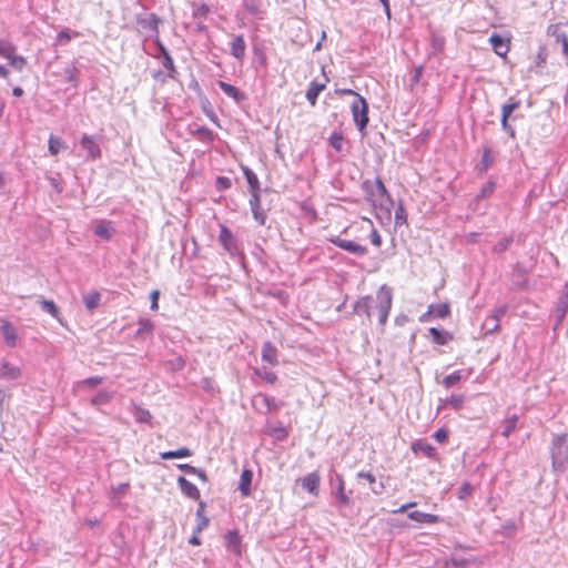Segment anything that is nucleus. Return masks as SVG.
I'll return each mask as SVG.
<instances>
[{"label": "nucleus", "instance_id": "nucleus-1", "mask_svg": "<svg viewBox=\"0 0 568 568\" xmlns=\"http://www.w3.org/2000/svg\"><path fill=\"white\" fill-rule=\"evenodd\" d=\"M371 303H375L378 314V323L384 326L393 305V290L386 284L382 285L376 292V296L365 295L358 298L353 305V312L356 315H365L368 323L372 322Z\"/></svg>", "mask_w": 568, "mask_h": 568}, {"label": "nucleus", "instance_id": "nucleus-2", "mask_svg": "<svg viewBox=\"0 0 568 568\" xmlns=\"http://www.w3.org/2000/svg\"><path fill=\"white\" fill-rule=\"evenodd\" d=\"M363 189L367 194V199L374 206H379L382 210H385L387 214H390L393 200L381 179H376L374 183L365 181L363 183Z\"/></svg>", "mask_w": 568, "mask_h": 568}, {"label": "nucleus", "instance_id": "nucleus-3", "mask_svg": "<svg viewBox=\"0 0 568 568\" xmlns=\"http://www.w3.org/2000/svg\"><path fill=\"white\" fill-rule=\"evenodd\" d=\"M552 467L562 470L568 465L567 434H556L551 440Z\"/></svg>", "mask_w": 568, "mask_h": 568}, {"label": "nucleus", "instance_id": "nucleus-4", "mask_svg": "<svg viewBox=\"0 0 568 568\" xmlns=\"http://www.w3.org/2000/svg\"><path fill=\"white\" fill-rule=\"evenodd\" d=\"M0 58L7 59L17 71H22L27 65V59L17 54V47L6 39H0Z\"/></svg>", "mask_w": 568, "mask_h": 568}, {"label": "nucleus", "instance_id": "nucleus-5", "mask_svg": "<svg viewBox=\"0 0 568 568\" xmlns=\"http://www.w3.org/2000/svg\"><path fill=\"white\" fill-rule=\"evenodd\" d=\"M351 111L358 131L364 132L369 121L366 100L363 97L355 99L351 104Z\"/></svg>", "mask_w": 568, "mask_h": 568}, {"label": "nucleus", "instance_id": "nucleus-6", "mask_svg": "<svg viewBox=\"0 0 568 568\" xmlns=\"http://www.w3.org/2000/svg\"><path fill=\"white\" fill-rule=\"evenodd\" d=\"M101 136L83 134L80 139V145L82 150L87 152L85 160L94 161L101 158L100 148Z\"/></svg>", "mask_w": 568, "mask_h": 568}, {"label": "nucleus", "instance_id": "nucleus-7", "mask_svg": "<svg viewBox=\"0 0 568 568\" xmlns=\"http://www.w3.org/2000/svg\"><path fill=\"white\" fill-rule=\"evenodd\" d=\"M332 495L335 497L339 506L348 507L352 504L351 497L345 493L343 477L338 474L331 478Z\"/></svg>", "mask_w": 568, "mask_h": 568}, {"label": "nucleus", "instance_id": "nucleus-8", "mask_svg": "<svg viewBox=\"0 0 568 568\" xmlns=\"http://www.w3.org/2000/svg\"><path fill=\"white\" fill-rule=\"evenodd\" d=\"M329 242L336 245L337 247L356 256H364L367 253L366 246L361 245L354 241L342 239L339 236L329 237Z\"/></svg>", "mask_w": 568, "mask_h": 568}, {"label": "nucleus", "instance_id": "nucleus-9", "mask_svg": "<svg viewBox=\"0 0 568 568\" xmlns=\"http://www.w3.org/2000/svg\"><path fill=\"white\" fill-rule=\"evenodd\" d=\"M219 241L223 248L232 256L239 254L237 242L229 227L225 225L220 226Z\"/></svg>", "mask_w": 568, "mask_h": 568}, {"label": "nucleus", "instance_id": "nucleus-10", "mask_svg": "<svg viewBox=\"0 0 568 568\" xmlns=\"http://www.w3.org/2000/svg\"><path fill=\"white\" fill-rule=\"evenodd\" d=\"M250 206L253 214L254 220L260 224L264 225L266 222V212L263 210L261 205V194L252 193L250 199Z\"/></svg>", "mask_w": 568, "mask_h": 568}, {"label": "nucleus", "instance_id": "nucleus-11", "mask_svg": "<svg viewBox=\"0 0 568 568\" xmlns=\"http://www.w3.org/2000/svg\"><path fill=\"white\" fill-rule=\"evenodd\" d=\"M225 546L235 556H242V538L237 530H229L225 535Z\"/></svg>", "mask_w": 568, "mask_h": 568}, {"label": "nucleus", "instance_id": "nucleus-12", "mask_svg": "<svg viewBox=\"0 0 568 568\" xmlns=\"http://www.w3.org/2000/svg\"><path fill=\"white\" fill-rule=\"evenodd\" d=\"M136 22L142 29L150 30L152 33L158 36L159 24L162 22V20L155 13H150L146 16H138Z\"/></svg>", "mask_w": 568, "mask_h": 568}, {"label": "nucleus", "instance_id": "nucleus-13", "mask_svg": "<svg viewBox=\"0 0 568 568\" xmlns=\"http://www.w3.org/2000/svg\"><path fill=\"white\" fill-rule=\"evenodd\" d=\"M93 233L95 236L104 241H109L114 235L115 227L113 225V222L108 220H101L95 224Z\"/></svg>", "mask_w": 568, "mask_h": 568}, {"label": "nucleus", "instance_id": "nucleus-14", "mask_svg": "<svg viewBox=\"0 0 568 568\" xmlns=\"http://www.w3.org/2000/svg\"><path fill=\"white\" fill-rule=\"evenodd\" d=\"M450 314L449 305L446 303L432 304L428 311L420 316V321L425 322L429 316L435 318H445Z\"/></svg>", "mask_w": 568, "mask_h": 568}, {"label": "nucleus", "instance_id": "nucleus-15", "mask_svg": "<svg viewBox=\"0 0 568 568\" xmlns=\"http://www.w3.org/2000/svg\"><path fill=\"white\" fill-rule=\"evenodd\" d=\"M21 376V369L3 359L0 363V379L16 381Z\"/></svg>", "mask_w": 568, "mask_h": 568}, {"label": "nucleus", "instance_id": "nucleus-16", "mask_svg": "<svg viewBox=\"0 0 568 568\" xmlns=\"http://www.w3.org/2000/svg\"><path fill=\"white\" fill-rule=\"evenodd\" d=\"M178 485H179L181 491L185 496H187L189 498H191L193 500H200V498H201L200 490L197 489V487L194 484L189 481L185 477L180 476L178 478Z\"/></svg>", "mask_w": 568, "mask_h": 568}, {"label": "nucleus", "instance_id": "nucleus-17", "mask_svg": "<svg viewBox=\"0 0 568 568\" xmlns=\"http://www.w3.org/2000/svg\"><path fill=\"white\" fill-rule=\"evenodd\" d=\"M489 42L495 53L499 57H505L509 51V41L498 33H493L489 38Z\"/></svg>", "mask_w": 568, "mask_h": 568}, {"label": "nucleus", "instance_id": "nucleus-18", "mask_svg": "<svg viewBox=\"0 0 568 568\" xmlns=\"http://www.w3.org/2000/svg\"><path fill=\"white\" fill-rule=\"evenodd\" d=\"M429 335L432 336V341L436 345H447L449 342L454 339V335L443 328L430 327L428 329Z\"/></svg>", "mask_w": 568, "mask_h": 568}, {"label": "nucleus", "instance_id": "nucleus-19", "mask_svg": "<svg viewBox=\"0 0 568 568\" xmlns=\"http://www.w3.org/2000/svg\"><path fill=\"white\" fill-rule=\"evenodd\" d=\"M231 54L239 61L245 57L246 44L242 34L234 36L231 43Z\"/></svg>", "mask_w": 568, "mask_h": 568}, {"label": "nucleus", "instance_id": "nucleus-20", "mask_svg": "<svg viewBox=\"0 0 568 568\" xmlns=\"http://www.w3.org/2000/svg\"><path fill=\"white\" fill-rule=\"evenodd\" d=\"M217 85L227 97L232 98L236 103H241L246 99L244 92L240 91L236 87L227 82L219 81Z\"/></svg>", "mask_w": 568, "mask_h": 568}, {"label": "nucleus", "instance_id": "nucleus-21", "mask_svg": "<svg viewBox=\"0 0 568 568\" xmlns=\"http://www.w3.org/2000/svg\"><path fill=\"white\" fill-rule=\"evenodd\" d=\"M1 332L6 345L9 347H14L18 341V332L16 327L11 323L4 322L1 326Z\"/></svg>", "mask_w": 568, "mask_h": 568}, {"label": "nucleus", "instance_id": "nucleus-22", "mask_svg": "<svg viewBox=\"0 0 568 568\" xmlns=\"http://www.w3.org/2000/svg\"><path fill=\"white\" fill-rule=\"evenodd\" d=\"M262 359L272 366H275L278 363L277 349L270 341L263 343Z\"/></svg>", "mask_w": 568, "mask_h": 568}, {"label": "nucleus", "instance_id": "nucleus-23", "mask_svg": "<svg viewBox=\"0 0 568 568\" xmlns=\"http://www.w3.org/2000/svg\"><path fill=\"white\" fill-rule=\"evenodd\" d=\"M567 312H568V291L564 292L559 296V298L556 303L555 316H556L557 324H560L562 322Z\"/></svg>", "mask_w": 568, "mask_h": 568}, {"label": "nucleus", "instance_id": "nucleus-24", "mask_svg": "<svg viewBox=\"0 0 568 568\" xmlns=\"http://www.w3.org/2000/svg\"><path fill=\"white\" fill-rule=\"evenodd\" d=\"M412 450L415 454L422 453L423 455H425L426 457H428L430 459H435L436 455H437L436 448L433 445H430L429 443L423 442V440L415 442L412 445Z\"/></svg>", "mask_w": 568, "mask_h": 568}, {"label": "nucleus", "instance_id": "nucleus-25", "mask_svg": "<svg viewBox=\"0 0 568 568\" xmlns=\"http://www.w3.org/2000/svg\"><path fill=\"white\" fill-rule=\"evenodd\" d=\"M302 487L313 495L318 494L320 476L317 473H310L302 479Z\"/></svg>", "mask_w": 568, "mask_h": 568}, {"label": "nucleus", "instance_id": "nucleus-26", "mask_svg": "<svg viewBox=\"0 0 568 568\" xmlns=\"http://www.w3.org/2000/svg\"><path fill=\"white\" fill-rule=\"evenodd\" d=\"M407 517L414 521L422 523V524H436L440 520L439 516L422 513L419 510L409 511L407 514Z\"/></svg>", "mask_w": 568, "mask_h": 568}, {"label": "nucleus", "instance_id": "nucleus-27", "mask_svg": "<svg viewBox=\"0 0 568 568\" xmlns=\"http://www.w3.org/2000/svg\"><path fill=\"white\" fill-rule=\"evenodd\" d=\"M205 503L200 501L199 507L196 509V526L195 532L201 534L210 524V519L205 515Z\"/></svg>", "mask_w": 568, "mask_h": 568}, {"label": "nucleus", "instance_id": "nucleus-28", "mask_svg": "<svg viewBox=\"0 0 568 568\" xmlns=\"http://www.w3.org/2000/svg\"><path fill=\"white\" fill-rule=\"evenodd\" d=\"M253 479V471L250 469H244L240 477L239 483V490L241 491L242 496H250L251 495V485Z\"/></svg>", "mask_w": 568, "mask_h": 568}, {"label": "nucleus", "instance_id": "nucleus-29", "mask_svg": "<svg viewBox=\"0 0 568 568\" xmlns=\"http://www.w3.org/2000/svg\"><path fill=\"white\" fill-rule=\"evenodd\" d=\"M325 83H318L316 81H312L306 91V100L311 105H315L320 93L325 89Z\"/></svg>", "mask_w": 568, "mask_h": 568}, {"label": "nucleus", "instance_id": "nucleus-30", "mask_svg": "<svg viewBox=\"0 0 568 568\" xmlns=\"http://www.w3.org/2000/svg\"><path fill=\"white\" fill-rule=\"evenodd\" d=\"M38 303L43 312L50 314L52 317H54L62 324V320L60 317V310L52 300L41 298L38 301Z\"/></svg>", "mask_w": 568, "mask_h": 568}, {"label": "nucleus", "instance_id": "nucleus-31", "mask_svg": "<svg viewBox=\"0 0 568 568\" xmlns=\"http://www.w3.org/2000/svg\"><path fill=\"white\" fill-rule=\"evenodd\" d=\"M242 170L250 186L251 194L261 193V185L256 174L247 166H243Z\"/></svg>", "mask_w": 568, "mask_h": 568}, {"label": "nucleus", "instance_id": "nucleus-32", "mask_svg": "<svg viewBox=\"0 0 568 568\" xmlns=\"http://www.w3.org/2000/svg\"><path fill=\"white\" fill-rule=\"evenodd\" d=\"M191 455H192V450L187 447H181L176 450H168V452L160 453V457L165 460L174 459V458L190 457Z\"/></svg>", "mask_w": 568, "mask_h": 568}, {"label": "nucleus", "instance_id": "nucleus-33", "mask_svg": "<svg viewBox=\"0 0 568 568\" xmlns=\"http://www.w3.org/2000/svg\"><path fill=\"white\" fill-rule=\"evenodd\" d=\"M520 106V101L515 98H509L508 102L501 105V119H510L515 110Z\"/></svg>", "mask_w": 568, "mask_h": 568}, {"label": "nucleus", "instance_id": "nucleus-34", "mask_svg": "<svg viewBox=\"0 0 568 568\" xmlns=\"http://www.w3.org/2000/svg\"><path fill=\"white\" fill-rule=\"evenodd\" d=\"M520 106V101L515 98H509L508 102L501 105V119H510L515 110Z\"/></svg>", "mask_w": 568, "mask_h": 568}, {"label": "nucleus", "instance_id": "nucleus-35", "mask_svg": "<svg viewBox=\"0 0 568 568\" xmlns=\"http://www.w3.org/2000/svg\"><path fill=\"white\" fill-rule=\"evenodd\" d=\"M520 106V101L515 98H509L508 102L501 105V119H510L515 110Z\"/></svg>", "mask_w": 568, "mask_h": 568}, {"label": "nucleus", "instance_id": "nucleus-36", "mask_svg": "<svg viewBox=\"0 0 568 568\" xmlns=\"http://www.w3.org/2000/svg\"><path fill=\"white\" fill-rule=\"evenodd\" d=\"M101 294L99 292H91L83 296V303L89 312H93L100 304Z\"/></svg>", "mask_w": 568, "mask_h": 568}, {"label": "nucleus", "instance_id": "nucleus-37", "mask_svg": "<svg viewBox=\"0 0 568 568\" xmlns=\"http://www.w3.org/2000/svg\"><path fill=\"white\" fill-rule=\"evenodd\" d=\"M192 134L202 141L212 142L215 139V133L206 126H196Z\"/></svg>", "mask_w": 568, "mask_h": 568}, {"label": "nucleus", "instance_id": "nucleus-38", "mask_svg": "<svg viewBox=\"0 0 568 568\" xmlns=\"http://www.w3.org/2000/svg\"><path fill=\"white\" fill-rule=\"evenodd\" d=\"M511 283L516 288L523 290L527 285V278L525 275V271L520 267L515 270L511 276Z\"/></svg>", "mask_w": 568, "mask_h": 568}, {"label": "nucleus", "instance_id": "nucleus-39", "mask_svg": "<svg viewBox=\"0 0 568 568\" xmlns=\"http://www.w3.org/2000/svg\"><path fill=\"white\" fill-rule=\"evenodd\" d=\"M483 329L485 331V335L497 333L500 328V323L496 320V317H491L488 315L484 323H483Z\"/></svg>", "mask_w": 568, "mask_h": 568}, {"label": "nucleus", "instance_id": "nucleus-40", "mask_svg": "<svg viewBox=\"0 0 568 568\" xmlns=\"http://www.w3.org/2000/svg\"><path fill=\"white\" fill-rule=\"evenodd\" d=\"M518 423V416L513 415L505 419L503 436L508 438L510 434L516 429Z\"/></svg>", "mask_w": 568, "mask_h": 568}, {"label": "nucleus", "instance_id": "nucleus-41", "mask_svg": "<svg viewBox=\"0 0 568 568\" xmlns=\"http://www.w3.org/2000/svg\"><path fill=\"white\" fill-rule=\"evenodd\" d=\"M65 148V143L61 138L51 135L49 139V152L52 155H57L62 149Z\"/></svg>", "mask_w": 568, "mask_h": 568}, {"label": "nucleus", "instance_id": "nucleus-42", "mask_svg": "<svg viewBox=\"0 0 568 568\" xmlns=\"http://www.w3.org/2000/svg\"><path fill=\"white\" fill-rule=\"evenodd\" d=\"M514 242L513 235L501 237L495 245L493 251L497 254L504 253Z\"/></svg>", "mask_w": 568, "mask_h": 568}, {"label": "nucleus", "instance_id": "nucleus-43", "mask_svg": "<svg viewBox=\"0 0 568 568\" xmlns=\"http://www.w3.org/2000/svg\"><path fill=\"white\" fill-rule=\"evenodd\" d=\"M138 325L139 328L136 331V335H141L143 333L152 334L154 331V323L150 318L141 317Z\"/></svg>", "mask_w": 568, "mask_h": 568}, {"label": "nucleus", "instance_id": "nucleus-44", "mask_svg": "<svg viewBox=\"0 0 568 568\" xmlns=\"http://www.w3.org/2000/svg\"><path fill=\"white\" fill-rule=\"evenodd\" d=\"M494 163V155L490 149H485L479 163V171H487Z\"/></svg>", "mask_w": 568, "mask_h": 568}, {"label": "nucleus", "instance_id": "nucleus-45", "mask_svg": "<svg viewBox=\"0 0 568 568\" xmlns=\"http://www.w3.org/2000/svg\"><path fill=\"white\" fill-rule=\"evenodd\" d=\"M112 398V393L106 390L99 392L95 396L92 397L91 403L94 406H101L108 404Z\"/></svg>", "mask_w": 568, "mask_h": 568}, {"label": "nucleus", "instance_id": "nucleus-46", "mask_svg": "<svg viewBox=\"0 0 568 568\" xmlns=\"http://www.w3.org/2000/svg\"><path fill=\"white\" fill-rule=\"evenodd\" d=\"M255 375L263 378L270 384H274L277 381V376L274 372L267 369L266 367H261L255 369Z\"/></svg>", "mask_w": 568, "mask_h": 568}, {"label": "nucleus", "instance_id": "nucleus-47", "mask_svg": "<svg viewBox=\"0 0 568 568\" xmlns=\"http://www.w3.org/2000/svg\"><path fill=\"white\" fill-rule=\"evenodd\" d=\"M407 223V213L402 202H399L395 210V225L400 226Z\"/></svg>", "mask_w": 568, "mask_h": 568}, {"label": "nucleus", "instance_id": "nucleus-48", "mask_svg": "<svg viewBox=\"0 0 568 568\" xmlns=\"http://www.w3.org/2000/svg\"><path fill=\"white\" fill-rule=\"evenodd\" d=\"M464 404V396L463 395H455L447 397L445 399V405L450 406L452 408L458 410L463 407Z\"/></svg>", "mask_w": 568, "mask_h": 568}, {"label": "nucleus", "instance_id": "nucleus-49", "mask_svg": "<svg viewBox=\"0 0 568 568\" xmlns=\"http://www.w3.org/2000/svg\"><path fill=\"white\" fill-rule=\"evenodd\" d=\"M460 379H462L460 372L455 371L454 373L445 376L442 383L446 388H450L455 384H457Z\"/></svg>", "mask_w": 568, "mask_h": 568}, {"label": "nucleus", "instance_id": "nucleus-50", "mask_svg": "<svg viewBox=\"0 0 568 568\" xmlns=\"http://www.w3.org/2000/svg\"><path fill=\"white\" fill-rule=\"evenodd\" d=\"M134 417L139 423H150L152 419L151 413L142 407L135 408Z\"/></svg>", "mask_w": 568, "mask_h": 568}, {"label": "nucleus", "instance_id": "nucleus-51", "mask_svg": "<svg viewBox=\"0 0 568 568\" xmlns=\"http://www.w3.org/2000/svg\"><path fill=\"white\" fill-rule=\"evenodd\" d=\"M210 12V8L205 3L193 4V17L196 19H205Z\"/></svg>", "mask_w": 568, "mask_h": 568}, {"label": "nucleus", "instance_id": "nucleus-52", "mask_svg": "<svg viewBox=\"0 0 568 568\" xmlns=\"http://www.w3.org/2000/svg\"><path fill=\"white\" fill-rule=\"evenodd\" d=\"M343 141L344 138L342 133L334 132L329 138V144L336 152H341L343 150Z\"/></svg>", "mask_w": 568, "mask_h": 568}, {"label": "nucleus", "instance_id": "nucleus-53", "mask_svg": "<svg viewBox=\"0 0 568 568\" xmlns=\"http://www.w3.org/2000/svg\"><path fill=\"white\" fill-rule=\"evenodd\" d=\"M163 67L169 71V77L174 78L175 67L172 57L170 53H165V57L162 58Z\"/></svg>", "mask_w": 568, "mask_h": 568}, {"label": "nucleus", "instance_id": "nucleus-54", "mask_svg": "<svg viewBox=\"0 0 568 568\" xmlns=\"http://www.w3.org/2000/svg\"><path fill=\"white\" fill-rule=\"evenodd\" d=\"M496 183L494 181H488L480 190L479 194L477 195L478 199H487L489 197L494 190H495Z\"/></svg>", "mask_w": 568, "mask_h": 568}, {"label": "nucleus", "instance_id": "nucleus-55", "mask_svg": "<svg viewBox=\"0 0 568 568\" xmlns=\"http://www.w3.org/2000/svg\"><path fill=\"white\" fill-rule=\"evenodd\" d=\"M547 34L554 37L557 42L560 36H565L566 33L561 31V23H554L548 27Z\"/></svg>", "mask_w": 568, "mask_h": 568}, {"label": "nucleus", "instance_id": "nucleus-56", "mask_svg": "<svg viewBox=\"0 0 568 568\" xmlns=\"http://www.w3.org/2000/svg\"><path fill=\"white\" fill-rule=\"evenodd\" d=\"M166 365L172 371H181L185 366V361L181 356H176L168 361Z\"/></svg>", "mask_w": 568, "mask_h": 568}, {"label": "nucleus", "instance_id": "nucleus-57", "mask_svg": "<svg viewBox=\"0 0 568 568\" xmlns=\"http://www.w3.org/2000/svg\"><path fill=\"white\" fill-rule=\"evenodd\" d=\"M244 8L251 14L257 16L260 13V4L256 0H243Z\"/></svg>", "mask_w": 568, "mask_h": 568}, {"label": "nucleus", "instance_id": "nucleus-58", "mask_svg": "<svg viewBox=\"0 0 568 568\" xmlns=\"http://www.w3.org/2000/svg\"><path fill=\"white\" fill-rule=\"evenodd\" d=\"M445 45V39L444 37L439 34H433L432 36V47L435 51H443Z\"/></svg>", "mask_w": 568, "mask_h": 568}, {"label": "nucleus", "instance_id": "nucleus-59", "mask_svg": "<svg viewBox=\"0 0 568 568\" xmlns=\"http://www.w3.org/2000/svg\"><path fill=\"white\" fill-rule=\"evenodd\" d=\"M561 45V53L564 55L565 62L568 65V36H560V39L556 42Z\"/></svg>", "mask_w": 568, "mask_h": 568}, {"label": "nucleus", "instance_id": "nucleus-60", "mask_svg": "<svg viewBox=\"0 0 568 568\" xmlns=\"http://www.w3.org/2000/svg\"><path fill=\"white\" fill-rule=\"evenodd\" d=\"M103 378L99 376L89 377L81 382V385L88 388H94L102 383Z\"/></svg>", "mask_w": 568, "mask_h": 568}, {"label": "nucleus", "instance_id": "nucleus-61", "mask_svg": "<svg viewBox=\"0 0 568 568\" xmlns=\"http://www.w3.org/2000/svg\"><path fill=\"white\" fill-rule=\"evenodd\" d=\"M501 129L513 139L516 136V131L509 123V119H500Z\"/></svg>", "mask_w": 568, "mask_h": 568}, {"label": "nucleus", "instance_id": "nucleus-62", "mask_svg": "<svg viewBox=\"0 0 568 568\" xmlns=\"http://www.w3.org/2000/svg\"><path fill=\"white\" fill-rule=\"evenodd\" d=\"M262 402L268 412L277 409V404L275 403V399L273 397L264 395L262 396Z\"/></svg>", "mask_w": 568, "mask_h": 568}, {"label": "nucleus", "instance_id": "nucleus-63", "mask_svg": "<svg viewBox=\"0 0 568 568\" xmlns=\"http://www.w3.org/2000/svg\"><path fill=\"white\" fill-rule=\"evenodd\" d=\"M71 40V34L68 30H62L57 36V43L58 44H67Z\"/></svg>", "mask_w": 568, "mask_h": 568}, {"label": "nucleus", "instance_id": "nucleus-64", "mask_svg": "<svg viewBox=\"0 0 568 568\" xmlns=\"http://www.w3.org/2000/svg\"><path fill=\"white\" fill-rule=\"evenodd\" d=\"M473 493V486L469 483H464L459 489V498L465 499Z\"/></svg>", "mask_w": 568, "mask_h": 568}]
</instances>
